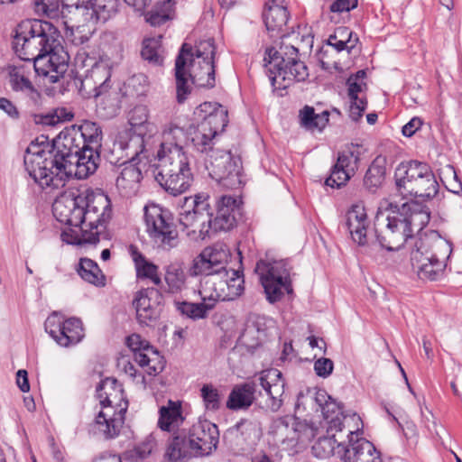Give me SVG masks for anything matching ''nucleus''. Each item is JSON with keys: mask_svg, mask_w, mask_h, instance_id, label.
I'll use <instances>...</instances> for the list:
<instances>
[{"mask_svg": "<svg viewBox=\"0 0 462 462\" xmlns=\"http://www.w3.org/2000/svg\"><path fill=\"white\" fill-rule=\"evenodd\" d=\"M98 149L73 144L66 149L52 143L32 142L23 158L28 174L42 189H58L65 186L71 176L88 178L97 168Z\"/></svg>", "mask_w": 462, "mask_h": 462, "instance_id": "nucleus-1", "label": "nucleus"}, {"mask_svg": "<svg viewBox=\"0 0 462 462\" xmlns=\"http://www.w3.org/2000/svg\"><path fill=\"white\" fill-rule=\"evenodd\" d=\"M62 37L51 23L38 19L23 21L16 30L13 45L17 56L33 63V70L48 83H56L69 68V55Z\"/></svg>", "mask_w": 462, "mask_h": 462, "instance_id": "nucleus-2", "label": "nucleus"}, {"mask_svg": "<svg viewBox=\"0 0 462 462\" xmlns=\"http://www.w3.org/2000/svg\"><path fill=\"white\" fill-rule=\"evenodd\" d=\"M429 221L430 214L421 205L412 200L401 205L391 202L376 214L374 231L383 248L395 251L411 237L414 228L420 230Z\"/></svg>", "mask_w": 462, "mask_h": 462, "instance_id": "nucleus-3", "label": "nucleus"}, {"mask_svg": "<svg viewBox=\"0 0 462 462\" xmlns=\"http://www.w3.org/2000/svg\"><path fill=\"white\" fill-rule=\"evenodd\" d=\"M219 431L209 420H199L188 431L182 430L170 440L164 458L166 462H187L193 457L210 455L217 447Z\"/></svg>", "mask_w": 462, "mask_h": 462, "instance_id": "nucleus-4", "label": "nucleus"}, {"mask_svg": "<svg viewBox=\"0 0 462 462\" xmlns=\"http://www.w3.org/2000/svg\"><path fill=\"white\" fill-rule=\"evenodd\" d=\"M451 244L437 231L420 234L411 252V264L421 280L437 281L443 277Z\"/></svg>", "mask_w": 462, "mask_h": 462, "instance_id": "nucleus-5", "label": "nucleus"}, {"mask_svg": "<svg viewBox=\"0 0 462 462\" xmlns=\"http://www.w3.org/2000/svg\"><path fill=\"white\" fill-rule=\"evenodd\" d=\"M83 200L79 192H68L57 198L52 205L56 219L69 226L62 231L61 239L69 245L97 244L98 232L85 228Z\"/></svg>", "mask_w": 462, "mask_h": 462, "instance_id": "nucleus-6", "label": "nucleus"}, {"mask_svg": "<svg viewBox=\"0 0 462 462\" xmlns=\"http://www.w3.org/2000/svg\"><path fill=\"white\" fill-rule=\"evenodd\" d=\"M263 61L274 89H285L296 81H304L309 76L308 68L298 59V49L293 45L282 44L279 51L267 49Z\"/></svg>", "mask_w": 462, "mask_h": 462, "instance_id": "nucleus-7", "label": "nucleus"}, {"mask_svg": "<svg viewBox=\"0 0 462 462\" xmlns=\"http://www.w3.org/2000/svg\"><path fill=\"white\" fill-rule=\"evenodd\" d=\"M193 58L192 47L183 43L175 61V78L177 88V101L181 104L190 93L188 79L200 88H213L215 86L214 62L202 63Z\"/></svg>", "mask_w": 462, "mask_h": 462, "instance_id": "nucleus-8", "label": "nucleus"}, {"mask_svg": "<svg viewBox=\"0 0 462 462\" xmlns=\"http://www.w3.org/2000/svg\"><path fill=\"white\" fill-rule=\"evenodd\" d=\"M155 180L161 187L173 196L186 192L193 181L188 156L160 157Z\"/></svg>", "mask_w": 462, "mask_h": 462, "instance_id": "nucleus-9", "label": "nucleus"}, {"mask_svg": "<svg viewBox=\"0 0 462 462\" xmlns=\"http://www.w3.org/2000/svg\"><path fill=\"white\" fill-rule=\"evenodd\" d=\"M312 430L319 427L327 428V432H342L346 430L347 440H356L358 432L364 427L361 417L352 411H344V406H318L316 415L310 420Z\"/></svg>", "mask_w": 462, "mask_h": 462, "instance_id": "nucleus-10", "label": "nucleus"}, {"mask_svg": "<svg viewBox=\"0 0 462 462\" xmlns=\"http://www.w3.org/2000/svg\"><path fill=\"white\" fill-rule=\"evenodd\" d=\"M244 278L238 271L226 270L200 280L199 294L214 307L219 300H234L244 292Z\"/></svg>", "mask_w": 462, "mask_h": 462, "instance_id": "nucleus-11", "label": "nucleus"}, {"mask_svg": "<svg viewBox=\"0 0 462 462\" xmlns=\"http://www.w3.org/2000/svg\"><path fill=\"white\" fill-rule=\"evenodd\" d=\"M291 269L285 260L262 259L256 263L255 272L260 277L269 302H277L284 292H292Z\"/></svg>", "mask_w": 462, "mask_h": 462, "instance_id": "nucleus-12", "label": "nucleus"}, {"mask_svg": "<svg viewBox=\"0 0 462 462\" xmlns=\"http://www.w3.org/2000/svg\"><path fill=\"white\" fill-rule=\"evenodd\" d=\"M144 220L150 238L159 247L171 250L179 245V234L168 209L148 204L144 207Z\"/></svg>", "mask_w": 462, "mask_h": 462, "instance_id": "nucleus-13", "label": "nucleus"}, {"mask_svg": "<svg viewBox=\"0 0 462 462\" xmlns=\"http://www.w3.org/2000/svg\"><path fill=\"white\" fill-rule=\"evenodd\" d=\"M209 196L201 192L193 197H185L180 212L179 221L184 229L190 228L188 234L196 235L201 239L211 234V212Z\"/></svg>", "mask_w": 462, "mask_h": 462, "instance_id": "nucleus-14", "label": "nucleus"}, {"mask_svg": "<svg viewBox=\"0 0 462 462\" xmlns=\"http://www.w3.org/2000/svg\"><path fill=\"white\" fill-rule=\"evenodd\" d=\"M205 168L208 175L226 189H236L242 183L241 162L230 152L211 151L204 158Z\"/></svg>", "mask_w": 462, "mask_h": 462, "instance_id": "nucleus-15", "label": "nucleus"}, {"mask_svg": "<svg viewBox=\"0 0 462 462\" xmlns=\"http://www.w3.org/2000/svg\"><path fill=\"white\" fill-rule=\"evenodd\" d=\"M70 21L106 22L116 11V0H61Z\"/></svg>", "mask_w": 462, "mask_h": 462, "instance_id": "nucleus-16", "label": "nucleus"}, {"mask_svg": "<svg viewBox=\"0 0 462 462\" xmlns=\"http://www.w3.org/2000/svg\"><path fill=\"white\" fill-rule=\"evenodd\" d=\"M83 203L85 228L101 233L100 227L111 218L110 199L103 192L86 190L79 193Z\"/></svg>", "mask_w": 462, "mask_h": 462, "instance_id": "nucleus-17", "label": "nucleus"}, {"mask_svg": "<svg viewBox=\"0 0 462 462\" xmlns=\"http://www.w3.org/2000/svg\"><path fill=\"white\" fill-rule=\"evenodd\" d=\"M46 332L60 346L69 347L79 343L84 337V328L80 319H64L58 313L50 315L44 323Z\"/></svg>", "mask_w": 462, "mask_h": 462, "instance_id": "nucleus-18", "label": "nucleus"}, {"mask_svg": "<svg viewBox=\"0 0 462 462\" xmlns=\"http://www.w3.org/2000/svg\"><path fill=\"white\" fill-rule=\"evenodd\" d=\"M101 130L91 121H85L80 125H71L62 130L53 141L58 142V149H66L73 144L98 149L101 146Z\"/></svg>", "mask_w": 462, "mask_h": 462, "instance_id": "nucleus-19", "label": "nucleus"}, {"mask_svg": "<svg viewBox=\"0 0 462 462\" xmlns=\"http://www.w3.org/2000/svg\"><path fill=\"white\" fill-rule=\"evenodd\" d=\"M126 345L134 354V359L149 375L161 373L165 365L163 356L139 334H132L126 338Z\"/></svg>", "mask_w": 462, "mask_h": 462, "instance_id": "nucleus-20", "label": "nucleus"}, {"mask_svg": "<svg viewBox=\"0 0 462 462\" xmlns=\"http://www.w3.org/2000/svg\"><path fill=\"white\" fill-rule=\"evenodd\" d=\"M144 137L140 131L124 129L120 131L114 142L113 153L117 155L116 163L125 164L141 161V156L146 158Z\"/></svg>", "mask_w": 462, "mask_h": 462, "instance_id": "nucleus-21", "label": "nucleus"}, {"mask_svg": "<svg viewBox=\"0 0 462 462\" xmlns=\"http://www.w3.org/2000/svg\"><path fill=\"white\" fill-rule=\"evenodd\" d=\"M228 256V250L224 245H215L206 247L193 259L189 273L190 276L206 277L225 272L227 270Z\"/></svg>", "mask_w": 462, "mask_h": 462, "instance_id": "nucleus-22", "label": "nucleus"}, {"mask_svg": "<svg viewBox=\"0 0 462 462\" xmlns=\"http://www.w3.org/2000/svg\"><path fill=\"white\" fill-rule=\"evenodd\" d=\"M33 63L24 61L8 67L9 85L17 97L24 100L29 106L36 105L41 94L31 80Z\"/></svg>", "mask_w": 462, "mask_h": 462, "instance_id": "nucleus-23", "label": "nucleus"}, {"mask_svg": "<svg viewBox=\"0 0 462 462\" xmlns=\"http://www.w3.org/2000/svg\"><path fill=\"white\" fill-rule=\"evenodd\" d=\"M162 294L155 288H147L136 292L133 304L137 321L143 326H152L162 312Z\"/></svg>", "mask_w": 462, "mask_h": 462, "instance_id": "nucleus-24", "label": "nucleus"}, {"mask_svg": "<svg viewBox=\"0 0 462 462\" xmlns=\"http://www.w3.org/2000/svg\"><path fill=\"white\" fill-rule=\"evenodd\" d=\"M360 155V147L354 144L338 152L337 162L326 180V184L332 188L344 185L358 169Z\"/></svg>", "mask_w": 462, "mask_h": 462, "instance_id": "nucleus-25", "label": "nucleus"}, {"mask_svg": "<svg viewBox=\"0 0 462 462\" xmlns=\"http://www.w3.org/2000/svg\"><path fill=\"white\" fill-rule=\"evenodd\" d=\"M127 406H101V410L96 417L95 423L98 432L106 439H111L119 435L125 422V415Z\"/></svg>", "mask_w": 462, "mask_h": 462, "instance_id": "nucleus-26", "label": "nucleus"}, {"mask_svg": "<svg viewBox=\"0 0 462 462\" xmlns=\"http://www.w3.org/2000/svg\"><path fill=\"white\" fill-rule=\"evenodd\" d=\"M343 462H382L380 453L374 444L364 438L346 440L337 451Z\"/></svg>", "mask_w": 462, "mask_h": 462, "instance_id": "nucleus-27", "label": "nucleus"}, {"mask_svg": "<svg viewBox=\"0 0 462 462\" xmlns=\"http://www.w3.org/2000/svg\"><path fill=\"white\" fill-rule=\"evenodd\" d=\"M111 67L107 61L99 60L88 69L81 80L82 88L94 97H100L110 89Z\"/></svg>", "mask_w": 462, "mask_h": 462, "instance_id": "nucleus-28", "label": "nucleus"}, {"mask_svg": "<svg viewBox=\"0 0 462 462\" xmlns=\"http://www.w3.org/2000/svg\"><path fill=\"white\" fill-rule=\"evenodd\" d=\"M241 200L229 196H222L217 204V213L214 218L211 217V233L218 231H228L236 223V216L239 214Z\"/></svg>", "mask_w": 462, "mask_h": 462, "instance_id": "nucleus-29", "label": "nucleus"}, {"mask_svg": "<svg viewBox=\"0 0 462 462\" xmlns=\"http://www.w3.org/2000/svg\"><path fill=\"white\" fill-rule=\"evenodd\" d=\"M194 114L200 120L199 125H206L205 129L213 132L215 135L224 131L228 123L227 110L218 103L204 102L196 108Z\"/></svg>", "mask_w": 462, "mask_h": 462, "instance_id": "nucleus-30", "label": "nucleus"}, {"mask_svg": "<svg viewBox=\"0 0 462 462\" xmlns=\"http://www.w3.org/2000/svg\"><path fill=\"white\" fill-rule=\"evenodd\" d=\"M345 218V226L352 240L358 245H366L370 222L363 202L353 204L346 211Z\"/></svg>", "mask_w": 462, "mask_h": 462, "instance_id": "nucleus-31", "label": "nucleus"}, {"mask_svg": "<svg viewBox=\"0 0 462 462\" xmlns=\"http://www.w3.org/2000/svg\"><path fill=\"white\" fill-rule=\"evenodd\" d=\"M187 134L182 127L173 123L165 125L162 130V140L157 152V158L188 156L184 152V144L187 142Z\"/></svg>", "mask_w": 462, "mask_h": 462, "instance_id": "nucleus-32", "label": "nucleus"}, {"mask_svg": "<svg viewBox=\"0 0 462 462\" xmlns=\"http://www.w3.org/2000/svg\"><path fill=\"white\" fill-rule=\"evenodd\" d=\"M365 72L359 70L351 75L346 80L347 96L350 100L349 116L353 121L360 119L366 109L367 102L364 93L365 88Z\"/></svg>", "mask_w": 462, "mask_h": 462, "instance_id": "nucleus-33", "label": "nucleus"}, {"mask_svg": "<svg viewBox=\"0 0 462 462\" xmlns=\"http://www.w3.org/2000/svg\"><path fill=\"white\" fill-rule=\"evenodd\" d=\"M427 163L411 161L401 163L395 170V183L402 197L410 196L418 180L422 176Z\"/></svg>", "mask_w": 462, "mask_h": 462, "instance_id": "nucleus-34", "label": "nucleus"}, {"mask_svg": "<svg viewBox=\"0 0 462 462\" xmlns=\"http://www.w3.org/2000/svg\"><path fill=\"white\" fill-rule=\"evenodd\" d=\"M265 26L270 32H280L287 24L289 13L285 0H272L263 12Z\"/></svg>", "mask_w": 462, "mask_h": 462, "instance_id": "nucleus-35", "label": "nucleus"}, {"mask_svg": "<svg viewBox=\"0 0 462 462\" xmlns=\"http://www.w3.org/2000/svg\"><path fill=\"white\" fill-rule=\"evenodd\" d=\"M96 393L99 404H121L123 402L127 404L128 402L124 395L122 385L115 378L106 377L102 380L97 386Z\"/></svg>", "mask_w": 462, "mask_h": 462, "instance_id": "nucleus-36", "label": "nucleus"}, {"mask_svg": "<svg viewBox=\"0 0 462 462\" xmlns=\"http://www.w3.org/2000/svg\"><path fill=\"white\" fill-rule=\"evenodd\" d=\"M187 280L188 274L182 263L173 262L164 267L167 292L171 294L180 293L187 289Z\"/></svg>", "mask_w": 462, "mask_h": 462, "instance_id": "nucleus-37", "label": "nucleus"}, {"mask_svg": "<svg viewBox=\"0 0 462 462\" xmlns=\"http://www.w3.org/2000/svg\"><path fill=\"white\" fill-rule=\"evenodd\" d=\"M120 175L117 177L116 185L124 196H130L138 189L142 180V171L135 163L122 164Z\"/></svg>", "mask_w": 462, "mask_h": 462, "instance_id": "nucleus-38", "label": "nucleus"}, {"mask_svg": "<svg viewBox=\"0 0 462 462\" xmlns=\"http://www.w3.org/2000/svg\"><path fill=\"white\" fill-rule=\"evenodd\" d=\"M73 22L74 23L72 25H69L67 21L63 22L66 27L65 37L68 42H71L75 46L83 45L92 37L95 32V24L98 21H81V23Z\"/></svg>", "mask_w": 462, "mask_h": 462, "instance_id": "nucleus-39", "label": "nucleus"}, {"mask_svg": "<svg viewBox=\"0 0 462 462\" xmlns=\"http://www.w3.org/2000/svg\"><path fill=\"white\" fill-rule=\"evenodd\" d=\"M131 255L134 263L138 279H149L154 285H160L162 283L157 265L149 262L136 247L131 246Z\"/></svg>", "mask_w": 462, "mask_h": 462, "instance_id": "nucleus-40", "label": "nucleus"}, {"mask_svg": "<svg viewBox=\"0 0 462 462\" xmlns=\"http://www.w3.org/2000/svg\"><path fill=\"white\" fill-rule=\"evenodd\" d=\"M331 436L320 437L312 446V454L318 458H327L335 456L341 460L337 452L340 447H345L346 440H339L336 438L337 432H330Z\"/></svg>", "mask_w": 462, "mask_h": 462, "instance_id": "nucleus-41", "label": "nucleus"}, {"mask_svg": "<svg viewBox=\"0 0 462 462\" xmlns=\"http://www.w3.org/2000/svg\"><path fill=\"white\" fill-rule=\"evenodd\" d=\"M439 191V183L436 180L434 173L430 167L426 164L423 174L418 180L411 197L431 199L437 195Z\"/></svg>", "mask_w": 462, "mask_h": 462, "instance_id": "nucleus-42", "label": "nucleus"}, {"mask_svg": "<svg viewBox=\"0 0 462 462\" xmlns=\"http://www.w3.org/2000/svg\"><path fill=\"white\" fill-rule=\"evenodd\" d=\"M182 406H161L158 427L163 431L178 429L184 421Z\"/></svg>", "mask_w": 462, "mask_h": 462, "instance_id": "nucleus-43", "label": "nucleus"}, {"mask_svg": "<svg viewBox=\"0 0 462 462\" xmlns=\"http://www.w3.org/2000/svg\"><path fill=\"white\" fill-rule=\"evenodd\" d=\"M201 299V302L175 301L176 310L182 315L191 319H200L207 318L208 312L214 309V306L207 300Z\"/></svg>", "mask_w": 462, "mask_h": 462, "instance_id": "nucleus-44", "label": "nucleus"}, {"mask_svg": "<svg viewBox=\"0 0 462 462\" xmlns=\"http://www.w3.org/2000/svg\"><path fill=\"white\" fill-rule=\"evenodd\" d=\"M163 48L162 46V36L148 38L143 42L141 55L153 66H162L163 63Z\"/></svg>", "mask_w": 462, "mask_h": 462, "instance_id": "nucleus-45", "label": "nucleus"}, {"mask_svg": "<svg viewBox=\"0 0 462 462\" xmlns=\"http://www.w3.org/2000/svg\"><path fill=\"white\" fill-rule=\"evenodd\" d=\"M255 387L254 383L236 384L232 389L226 404H253L257 401Z\"/></svg>", "mask_w": 462, "mask_h": 462, "instance_id": "nucleus-46", "label": "nucleus"}, {"mask_svg": "<svg viewBox=\"0 0 462 462\" xmlns=\"http://www.w3.org/2000/svg\"><path fill=\"white\" fill-rule=\"evenodd\" d=\"M328 112L316 114L311 106H306L300 113V124L308 130L320 132L328 122Z\"/></svg>", "mask_w": 462, "mask_h": 462, "instance_id": "nucleus-47", "label": "nucleus"}, {"mask_svg": "<svg viewBox=\"0 0 462 462\" xmlns=\"http://www.w3.org/2000/svg\"><path fill=\"white\" fill-rule=\"evenodd\" d=\"M95 97L97 112L102 117L112 118L117 115L120 110V101L116 91L108 90L106 94Z\"/></svg>", "mask_w": 462, "mask_h": 462, "instance_id": "nucleus-48", "label": "nucleus"}, {"mask_svg": "<svg viewBox=\"0 0 462 462\" xmlns=\"http://www.w3.org/2000/svg\"><path fill=\"white\" fill-rule=\"evenodd\" d=\"M78 273L83 280L91 284L96 286H103L105 284V276L98 265L91 259H80Z\"/></svg>", "mask_w": 462, "mask_h": 462, "instance_id": "nucleus-49", "label": "nucleus"}, {"mask_svg": "<svg viewBox=\"0 0 462 462\" xmlns=\"http://www.w3.org/2000/svg\"><path fill=\"white\" fill-rule=\"evenodd\" d=\"M234 430L236 431L237 437H240L248 447L255 445L261 437L259 425L245 419L240 420L235 425Z\"/></svg>", "mask_w": 462, "mask_h": 462, "instance_id": "nucleus-50", "label": "nucleus"}, {"mask_svg": "<svg viewBox=\"0 0 462 462\" xmlns=\"http://www.w3.org/2000/svg\"><path fill=\"white\" fill-rule=\"evenodd\" d=\"M260 384L265 393L275 400L276 395L282 393L284 384L282 381V373L277 369L266 371L260 377Z\"/></svg>", "mask_w": 462, "mask_h": 462, "instance_id": "nucleus-51", "label": "nucleus"}, {"mask_svg": "<svg viewBox=\"0 0 462 462\" xmlns=\"http://www.w3.org/2000/svg\"><path fill=\"white\" fill-rule=\"evenodd\" d=\"M263 337L264 331L262 330L257 324L248 322L239 337V343L248 351L253 352L261 345Z\"/></svg>", "mask_w": 462, "mask_h": 462, "instance_id": "nucleus-52", "label": "nucleus"}, {"mask_svg": "<svg viewBox=\"0 0 462 462\" xmlns=\"http://www.w3.org/2000/svg\"><path fill=\"white\" fill-rule=\"evenodd\" d=\"M384 176L385 167L383 166V161L376 158L366 171L364 184L369 190H374L382 185Z\"/></svg>", "mask_w": 462, "mask_h": 462, "instance_id": "nucleus-53", "label": "nucleus"}, {"mask_svg": "<svg viewBox=\"0 0 462 462\" xmlns=\"http://www.w3.org/2000/svg\"><path fill=\"white\" fill-rule=\"evenodd\" d=\"M205 127L206 125H198L191 137V143L198 152L207 155L211 153V151H216L217 149L212 148V142L216 135L213 134V132L205 129Z\"/></svg>", "mask_w": 462, "mask_h": 462, "instance_id": "nucleus-54", "label": "nucleus"}, {"mask_svg": "<svg viewBox=\"0 0 462 462\" xmlns=\"http://www.w3.org/2000/svg\"><path fill=\"white\" fill-rule=\"evenodd\" d=\"M172 8L173 2L171 0H164L162 3H158L155 7L146 14V21L152 26L161 25L171 19Z\"/></svg>", "mask_w": 462, "mask_h": 462, "instance_id": "nucleus-55", "label": "nucleus"}, {"mask_svg": "<svg viewBox=\"0 0 462 462\" xmlns=\"http://www.w3.org/2000/svg\"><path fill=\"white\" fill-rule=\"evenodd\" d=\"M148 120L149 109L146 106H135L129 113L128 121L131 125L130 129L135 130V132H137V130H141L142 127L149 130L152 125Z\"/></svg>", "mask_w": 462, "mask_h": 462, "instance_id": "nucleus-56", "label": "nucleus"}, {"mask_svg": "<svg viewBox=\"0 0 462 462\" xmlns=\"http://www.w3.org/2000/svg\"><path fill=\"white\" fill-rule=\"evenodd\" d=\"M216 47L212 39L200 41L196 45L195 57L202 63L214 62ZM194 56V53H193Z\"/></svg>", "mask_w": 462, "mask_h": 462, "instance_id": "nucleus-57", "label": "nucleus"}, {"mask_svg": "<svg viewBox=\"0 0 462 462\" xmlns=\"http://www.w3.org/2000/svg\"><path fill=\"white\" fill-rule=\"evenodd\" d=\"M35 10L38 14H44L50 19H59L60 16L64 17L65 15L64 9L60 10L58 3L51 0L36 2Z\"/></svg>", "mask_w": 462, "mask_h": 462, "instance_id": "nucleus-58", "label": "nucleus"}, {"mask_svg": "<svg viewBox=\"0 0 462 462\" xmlns=\"http://www.w3.org/2000/svg\"><path fill=\"white\" fill-rule=\"evenodd\" d=\"M442 174L443 177H441V180L446 188L449 191L458 194L462 190V184L458 180L455 169L448 165L443 169Z\"/></svg>", "mask_w": 462, "mask_h": 462, "instance_id": "nucleus-59", "label": "nucleus"}, {"mask_svg": "<svg viewBox=\"0 0 462 462\" xmlns=\"http://www.w3.org/2000/svg\"><path fill=\"white\" fill-rule=\"evenodd\" d=\"M127 85L137 96H143L148 90V78L143 73L135 74L129 79Z\"/></svg>", "mask_w": 462, "mask_h": 462, "instance_id": "nucleus-60", "label": "nucleus"}, {"mask_svg": "<svg viewBox=\"0 0 462 462\" xmlns=\"http://www.w3.org/2000/svg\"><path fill=\"white\" fill-rule=\"evenodd\" d=\"M156 445L157 443L155 436L152 433L149 436H147L143 441H142L139 445L136 446V456L140 458L147 457L154 450Z\"/></svg>", "mask_w": 462, "mask_h": 462, "instance_id": "nucleus-61", "label": "nucleus"}, {"mask_svg": "<svg viewBox=\"0 0 462 462\" xmlns=\"http://www.w3.org/2000/svg\"><path fill=\"white\" fill-rule=\"evenodd\" d=\"M334 369V363L331 359L320 357L314 362V371L319 377H328Z\"/></svg>", "mask_w": 462, "mask_h": 462, "instance_id": "nucleus-62", "label": "nucleus"}, {"mask_svg": "<svg viewBox=\"0 0 462 462\" xmlns=\"http://www.w3.org/2000/svg\"><path fill=\"white\" fill-rule=\"evenodd\" d=\"M201 397L206 403H218L221 400V395L218 390L212 384H204L200 390Z\"/></svg>", "mask_w": 462, "mask_h": 462, "instance_id": "nucleus-63", "label": "nucleus"}, {"mask_svg": "<svg viewBox=\"0 0 462 462\" xmlns=\"http://www.w3.org/2000/svg\"><path fill=\"white\" fill-rule=\"evenodd\" d=\"M72 117L73 115L70 112H67L65 108H58L53 114L45 116L44 123L55 125L61 122L69 121Z\"/></svg>", "mask_w": 462, "mask_h": 462, "instance_id": "nucleus-64", "label": "nucleus"}]
</instances>
